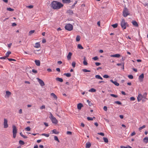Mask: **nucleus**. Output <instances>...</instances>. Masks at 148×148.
I'll list each match as a JSON object with an SVG mask.
<instances>
[{
	"instance_id": "f257e3e1",
	"label": "nucleus",
	"mask_w": 148,
	"mask_h": 148,
	"mask_svg": "<svg viewBox=\"0 0 148 148\" xmlns=\"http://www.w3.org/2000/svg\"><path fill=\"white\" fill-rule=\"evenodd\" d=\"M63 6V5L59 2L53 1L51 4V7L53 9L58 10Z\"/></svg>"
},
{
	"instance_id": "f03ea898",
	"label": "nucleus",
	"mask_w": 148,
	"mask_h": 148,
	"mask_svg": "<svg viewBox=\"0 0 148 148\" xmlns=\"http://www.w3.org/2000/svg\"><path fill=\"white\" fill-rule=\"evenodd\" d=\"M121 25L122 29H124L126 28V27L128 26V25L127 23L125 22V19L123 18L121 21Z\"/></svg>"
},
{
	"instance_id": "7ed1b4c3",
	"label": "nucleus",
	"mask_w": 148,
	"mask_h": 148,
	"mask_svg": "<svg viewBox=\"0 0 148 148\" xmlns=\"http://www.w3.org/2000/svg\"><path fill=\"white\" fill-rule=\"evenodd\" d=\"M50 116L49 117L53 123L57 124L58 123V121L56 119V118L54 117L51 112H50Z\"/></svg>"
},
{
	"instance_id": "20e7f679",
	"label": "nucleus",
	"mask_w": 148,
	"mask_h": 148,
	"mask_svg": "<svg viewBox=\"0 0 148 148\" xmlns=\"http://www.w3.org/2000/svg\"><path fill=\"white\" fill-rule=\"evenodd\" d=\"M123 15L124 17H126L128 15H129L130 14V13L129 12L128 9L126 7H125L124 8L123 11Z\"/></svg>"
},
{
	"instance_id": "39448f33",
	"label": "nucleus",
	"mask_w": 148,
	"mask_h": 148,
	"mask_svg": "<svg viewBox=\"0 0 148 148\" xmlns=\"http://www.w3.org/2000/svg\"><path fill=\"white\" fill-rule=\"evenodd\" d=\"M73 26L70 24H67L65 26V28L68 31H71L73 29Z\"/></svg>"
},
{
	"instance_id": "423d86ee",
	"label": "nucleus",
	"mask_w": 148,
	"mask_h": 148,
	"mask_svg": "<svg viewBox=\"0 0 148 148\" xmlns=\"http://www.w3.org/2000/svg\"><path fill=\"white\" fill-rule=\"evenodd\" d=\"M12 128L13 137L14 138H15L16 136L17 130L16 126L14 125L12 126Z\"/></svg>"
},
{
	"instance_id": "0eeeda50",
	"label": "nucleus",
	"mask_w": 148,
	"mask_h": 148,
	"mask_svg": "<svg viewBox=\"0 0 148 148\" xmlns=\"http://www.w3.org/2000/svg\"><path fill=\"white\" fill-rule=\"evenodd\" d=\"M37 79L41 86H42L45 85V83L43 81L38 78H37Z\"/></svg>"
},
{
	"instance_id": "6e6552de",
	"label": "nucleus",
	"mask_w": 148,
	"mask_h": 148,
	"mask_svg": "<svg viewBox=\"0 0 148 148\" xmlns=\"http://www.w3.org/2000/svg\"><path fill=\"white\" fill-rule=\"evenodd\" d=\"M3 125L4 128H7L8 126V120L6 119H4Z\"/></svg>"
},
{
	"instance_id": "1a4fd4ad",
	"label": "nucleus",
	"mask_w": 148,
	"mask_h": 148,
	"mask_svg": "<svg viewBox=\"0 0 148 148\" xmlns=\"http://www.w3.org/2000/svg\"><path fill=\"white\" fill-rule=\"evenodd\" d=\"M144 77V75L143 73L139 77L138 79L139 80L140 82H142L143 80Z\"/></svg>"
},
{
	"instance_id": "9d476101",
	"label": "nucleus",
	"mask_w": 148,
	"mask_h": 148,
	"mask_svg": "<svg viewBox=\"0 0 148 148\" xmlns=\"http://www.w3.org/2000/svg\"><path fill=\"white\" fill-rule=\"evenodd\" d=\"M142 95L140 94H139L137 97V101L138 102L140 101L142 98Z\"/></svg>"
},
{
	"instance_id": "9b49d317",
	"label": "nucleus",
	"mask_w": 148,
	"mask_h": 148,
	"mask_svg": "<svg viewBox=\"0 0 148 148\" xmlns=\"http://www.w3.org/2000/svg\"><path fill=\"white\" fill-rule=\"evenodd\" d=\"M110 56L111 57L119 58L120 56V55L119 54H116L111 55Z\"/></svg>"
},
{
	"instance_id": "f8f14e48",
	"label": "nucleus",
	"mask_w": 148,
	"mask_h": 148,
	"mask_svg": "<svg viewBox=\"0 0 148 148\" xmlns=\"http://www.w3.org/2000/svg\"><path fill=\"white\" fill-rule=\"evenodd\" d=\"M72 55V53L71 52H69V53H68V54L67 56V59L69 60H70L71 59V56Z\"/></svg>"
},
{
	"instance_id": "ddd939ff",
	"label": "nucleus",
	"mask_w": 148,
	"mask_h": 148,
	"mask_svg": "<svg viewBox=\"0 0 148 148\" xmlns=\"http://www.w3.org/2000/svg\"><path fill=\"white\" fill-rule=\"evenodd\" d=\"M82 107H83V105L81 103H79L77 105V108L79 110H80Z\"/></svg>"
},
{
	"instance_id": "4468645a",
	"label": "nucleus",
	"mask_w": 148,
	"mask_h": 148,
	"mask_svg": "<svg viewBox=\"0 0 148 148\" xmlns=\"http://www.w3.org/2000/svg\"><path fill=\"white\" fill-rule=\"evenodd\" d=\"M110 82L117 86H118L119 85V84L116 81H114L112 79L110 80Z\"/></svg>"
},
{
	"instance_id": "2eb2a0df",
	"label": "nucleus",
	"mask_w": 148,
	"mask_h": 148,
	"mask_svg": "<svg viewBox=\"0 0 148 148\" xmlns=\"http://www.w3.org/2000/svg\"><path fill=\"white\" fill-rule=\"evenodd\" d=\"M35 62L37 66H39L40 65V62L39 60H35Z\"/></svg>"
},
{
	"instance_id": "dca6fc26",
	"label": "nucleus",
	"mask_w": 148,
	"mask_h": 148,
	"mask_svg": "<svg viewBox=\"0 0 148 148\" xmlns=\"http://www.w3.org/2000/svg\"><path fill=\"white\" fill-rule=\"evenodd\" d=\"M71 2L70 0H62V2L64 3H69Z\"/></svg>"
},
{
	"instance_id": "f3484780",
	"label": "nucleus",
	"mask_w": 148,
	"mask_h": 148,
	"mask_svg": "<svg viewBox=\"0 0 148 148\" xmlns=\"http://www.w3.org/2000/svg\"><path fill=\"white\" fill-rule=\"evenodd\" d=\"M91 146V144L89 142H87L86 144V148H90Z\"/></svg>"
},
{
	"instance_id": "a211bd4d",
	"label": "nucleus",
	"mask_w": 148,
	"mask_h": 148,
	"mask_svg": "<svg viewBox=\"0 0 148 148\" xmlns=\"http://www.w3.org/2000/svg\"><path fill=\"white\" fill-rule=\"evenodd\" d=\"M67 13L70 15H72L73 14V11L71 10H68L67 11Z\"/></svg>"
},
{
	"instance_id": "6ab92c4d",
	"label": "nucleus",
	"mask_w": 148,
	"mask_h": 148,
	"mask_svg": "<svg viewBox=\"0 0 148 148\" xmlns=\"http://www.w3.org/2000/svg\"><path fill=\"white\" fill-rule=\"evenodd\" d=\"M40 46V44L39 42H36L35 44L34 47L36 48H38Z\"/></svg>"
},
{
	"instance_id": "aec40b11",
	"label": "nucleus",
	"mask_w": 148,
	"mask_h": 148,
	"mask_svg": "<svg viewBox=\"0 0 148 148\" xmlns=\"http://www.w3.org/2000/svg\"><path fill=\"white\" fill-rule=\"evenodd\" d=\"M51 95L53 97V98L55 99H57V96L55 94H54V93H51Z\"/></svg>"
},
{
	"instance_id": "412c9836",
	"label": "nucleus",
	"mask_w": 148,
	"mask_h": 148,
	"mask_svg": "<svg viewBox=\"0 0 148 148\" xmlns=\"http://www.w3.org/2000/svg\"><path fill=\"white\" fill-rule=\"evenodd\" d=\"M132 23L133 25L136 26L138 27V25L137 22L136 21H133L132 22Z\"/></svg>"
},
{
	"instance_id": "4be33fe9",
	"label": "nucleus",
	"mask_w": 148,
	"mask_h": 148,
	"mask_svg": "<svg viewBox=\"0 0 148 148\" xmlns=\"http://www.w3.org/2000/svg\"><path fill=\"white\" fill-rule=\"evenodd\" d=\"M56 81L60 82H62L63 81V79L62 78L59 77H57L56 79Z\"/></svg>"
},
{
	"instance_id": "5701e85b",
	"label": "nucleus",
	"mask_w": 148,
	"mask_h": 148,
	"mask_svg": "<svg viewBox=\"0 0 148 148\" xmlns=\"http://www.w3.org/2000/svg\"><path fill=\"white\" fill-rule=\"evenodd\" d=\"M52 133H54L55 134H58L59 133V132L57 131L56 130V129L53 130L52 131Z\"/></svg>"
},
{
	"instance_id": "b1692460",
	"label": "nucleus",
	"mask_w": 148,
	"mask_h": 148,
	"mask_svg": "<svg viewBox=\"0 0 148 148\" xmlns=\"http://www.w3.org/2000/svg\"><path fill=\"white\" fill-rule=\"evenodd\" d=\"M117 65L118 66H119L121 65L122 67L121 68L123 69H124V64L123 63H118L117 64Z\"/></svg>"
},
{
	"instance_id": "393cba45",
	"label": "nucleus",
	"mask_w": 148,
	"mask_h": 148,
	"mask_svg": "<svg viewBox=\"0 0 148 148\" xmlns=\"http://www.w3.org/2000/svg\"><path fill=\"white\" fill-rule=\"evenodd\" d=\"M147 95V93L146 92H145L143 95H142V98H144L145 99L147 100V99L146 98V96Z\"/></svg>"
},
{
	"instance_id": "a878e982",
	"label": "nucleus",
	"mask_w": 148,
	"mask_h": 148,
	"mask_svg": "<svg viewBox=\"0 0 148 148\" xmlns=\"http://www.w3.org/2000/svg\"><path fill=\"white\" fill-rule=\"evenodd\" d=\"M86 58L85 57H84V61L83 62V64L85 65H86L88 64V63L86 61Z\"/></svg>"
},
{
	"instance_id": "bb28decb",
	"label": "nucleus",
	"mask_w": 148,
	"mask_h": 148,
	"mask_svg": "<svg viewBox=\"0 0 148 148\" xmlns=\"http://www.w3.org/2000/svg\"><path fill=\"white\" fill-rule=\"evenodd\" d=\"M95 77L96 78L98 79H103V78L101 77L99 75H95Z\"/></svg>"
},
{
	"instance_id": "cd10ccee",
	"label": "nucleus",
	"mask_w": 148,
	"mask_h": 148,
	"mask_svg": "<svg viewBox=\"0 0 148 148\" xmlns=\"http://www.w3.org/2000/svg\"><path fill=\"white\" fill-rule=\"evenodd\" d=\"M88 91L89 92H96V90L94 88H92L91 89L89 90Z\"/></svg>"
},
{
	"instance_id": "c85d7f7f",
	"label": "nucleus",
	"mask_w": 148,
	"mask_h": 148,
	"mask_svg": "<svg viewBox=\"0 0 148 148\" xmlns=\"http://www.w3.org/2000/svg\"><path fill=\"white\" fill-rule=\"evenodd\" d=\"M144 141L147 143L148 142V137H145L143 139Z\"/></svg>"
},
{
	"instance_id": "c756f323",
	"label": "nucleus",
	"mask_w": 148,
	"mask_h": 148,
	"mask_svg": "<svg viewBox=\"0 0 148 148\" xmlns=\"http://www.w3.org/2000/svg\"><path fill=\"white\" fill-rule=\"evenodd\" d=\"M11 53V52L9 51H8L5 54V56L7 58L8 57L10 54Z\"/></svg>"
},
{
	"instance_id": "7c9ffc66",
	"label": "nucleus",
	"mask_w": 148,
	"mask_h": 148,
	"mask_svg": "<svg viewBox=\"0 0 148 148\" xmlns=\"http://www.w3.org/2000/svg\"><path fill=\"white\" fill-rule=\"evenodd\" d=\"M77 47L78 48L80 49H84L83 47L80 44H79L77 45Z\"/></svg>"
},
{
	"instance_id": "2f4dec72",
	"label": "nucleus",
	"mask_w": 148,
	"mask_h": 148,
	"mask_svg": "<svg viewBox=\"0 0 148 148\" xmlns=\"http://www.w3.org/2000/svg\"><path fill=\"white\" fill-rule=\"evenodd\" d=\"M35 32L34 30H32L30 31L29 32V35L31 36L33 33Z\"/></svg>"
},
{
	"instance_id": "473e14b6",
	"label": "nucleus",
	"mask_w": 148,
	"mask_h": 148,
	"mask_svg": "<svg viewBox=\"0 0 148 148\" xmlns=\"http://www.w3.org/2000/svg\"><path fill=\"white\" fill-rule=\"evenodd\" d=\"M64 75H66V77H69L71 76V75L70 73H65L64 74Z\"/></svg>"
},
{
	"instance_id": "72a5a7b5",
	"label": "nucleus",
	"mask_w": 148,
	"mask_h": 148,
	"mask_svg": "<svg viewBox=\"0 0 148 148\" xmlns=\"http://www.w3.org/2000/svg\"><path fill=\"white\" fill-rule=\"evenodd\" d=\"M146 127V126L145 125H143L142 126L140 127H139L138 128V130L139 131H140L141 130H142V129L145 128Z\"/></svg>"
},
{
	"instance_id": "f704fd0d",
	"label": "nucleus",
	"mask_w": 148,
	"mask_h": 148,
	"mask_svg": "<svg viewBox=\"0 0 148 148\" xmlns=\"http://www.w3.org/2000/svg\"><path fill=\"white\" fill-rule=\"evenodd\" d=\"M6 95L8 96L9 97L11 95V92L9 91H6Z\"/></svg>"
},
{
	"instance_id": "c9c22d12",
	"label": "nucleus",
	"mask_w": 148,
	"mask_h": 148,
	"mask_svg": "<svg viewBox=\"0 0 148 148\" xmlns=\"http://www.w3.org/2000/svg\"><path fill=\"white\" fill-rule=\"evenodd\" d=\"M103 138L104 142L106 143L108 142V139L107 138L103 137Z\"/></svg>"
},
{
	"instance_id": "e433bc0d",
	"label": "nucleus",
	"mask_w": 148,
	"mask_h": 148,
	"mask_svg": "<svg viewBox=\"0 0 148 148\" xmlns=\"http://www.w3.org/2000/svg\"><path fill=\"white\" fill-rule=\"evenodd\" d=\"M7 10L10 11H13L14 10V9H12L10 8H7Z\"/></svg>"
},
{
	"instance_id": "4c0bfd02",
	"label": "nucleus",
	"mask_w": 148,
	"mask_h": 148,
	"mask_svg": "<svg viewBox=\"0 0 148 148\" xmlns=\"http://www.w3.org/2000/svg\"><path fill=\"white\" fill-rule=\"evenodd\" d=\"M42 136H45L46 137H49V134H42L41 135Z\"/></svg>"
},
{
	"instance_id": "58836bf2",
	"label": "nucleus",
	"mask_w": 148,
	"mask_h": 148,
	"mask_svg": "<svg viewBox=\"0 0 148 148\" xmlns=\"http://www.w3.org/2000/svg\"><path fill=\"white\" fill-rule=\"evenodd\" d=\"M54 139L55 140L57 141L58 142H60V141L59 140L58 137L56 136H54Z\"/></svg>"
},
{
	"instance_id": "ea45409f",
	"label": "nucleus",
	"mask_w": 148,
	"mask_h": 148,
	"mask_svg": "<svg viewBox=\"0 0 148 148\" xmlns=\"http://www.w3.org/2000/svg\"><path fill=\"white\" fill-rule=\"evenodd\" d=\"M76 40L77 41H79L80 40V36H77L76 37Z\"/></svg>"
},
{
	"instance_id": "a19ab883",
	"label": "nucleus",
	"mask_w": 148,
	"mask_h": 148,
	"mask_svg": "<svg viewBox=\"0 0 148 148\" xmlns=\"http://www.w3.org/2000/svg\"><path fill=\"white\" fill-rule=\"evenodd\" d=\"M19 143L21 145H23L25 143L23 141L21 140H20L19 141Z\"/></svg>"
},
{
	"instance_id": "79ce46f5",
	"label": "nucleus",
	"mask_w": 148,
	"mask_h": 148,
	"mask_svg": "<svg viewBox=\"0 0 148 148\" xmlns=\"http://www.w3.org/2000/svg\"><path fill=\"white\" fill-rule=\"evenodd\" d=\"M84 72H90V71L89 70H87L86 69H84L82 70Z\"/></svg>"
},
{
	"instance_id": "37998d69",
	"label": "nucleus",
	"mask_w": 148,
	"mask_h": 148,
	"mask_svg": "<svg viewBox=\"0 0 148 148\" xmlns=\"http://www.w3.org/2000/svg\"><path fill=\"white\" fill-rule=\"evenodd\" d=\"M77 3V1H75L73 4L71 6V8H73L75 7V5Z\"/></svg>"
},
{
	"instance_id": "c03bdc74",
	"label": "nucleus",
	"mask_w": 148,
	"mask_h": 148,
	"mask_svg": "<svg viewBox=\"0 0 148 148\" xmlns=\"http://www.w3.org/2000/svg\"><path fill=\"white\" fill-rule=\"evenodd\" d=\"M118 26V24L117 23H115V24H113L112 25V26L114 28H116Z\"/></svg>"
},
{
	"instance_id": "a18cd8bd",
	"label": "nucleus",
	"mask_w": 148,
	"mask_h": 148,
	"mask_svg": "<svg viewBox=\"0 0 148 148\" xmlns=\"http://www.w3.org/2000/svg\"><path fill=\"white\" fill-rule=\"evenodd\" d=\"M114 103L117 104L121 105L122 104L119 101H115L114 102Z\"/></svg>"
},
{
	"instance_id": "49530a36",
	"label": "nucleus",
	"mask_w": 148,
	"mask_h": 148,
	"mask_svg": "<svg viewBox=\"0 0 148 148\" xmlns=\"http://www.w3.org/2000/svg\"><path fill=\"white\" fill-rule=\"evenodd\" d=\"M87 102L88 103V105L89 106H91L92 105V103L88 100H87Z\"/></svg>"
},
{
	"instance_id": "de8ad7c7",
	"label": "nucleus",
	"mask_w": 148,
	"mask_h": 148,
	"mask_svg": "<svg viewBox=\"0 0 148 148\" xmlns=\"http://www.w3.org/2000/svg\"><path fill=\"white\" fill-rule=\"evenodd\" d=\"M31 128L29 127H28L25 128V130L27 131H29Z\"/></svg>"
},
{
	"instance_id": "09e8293b",
	"label": "nucleus",
	"mask_w": 148,
	"mask_h": 148,
	"mask_svg": "<svg viewBox=\"0 0 148 148\" xmlns=\"http://www.w3.org/2000/svg\"><path fill=\"white\" fill-rule=\"evenodd\" d=\"M76 63L75 62H73L72 64V65L73 67H75V66Z\"/></svg>"
},
{
	"instance_id": "8fccbe9b",
	"label": "nucleus",
	"mask_w": 148,
	"mask_h": 148,
	"mask_svg": "<svg viewBox=\"0 0 148 148\" xmlns=\"http://www.w3.org/2000/svg\"><path fill=\"white\" fill-rule=\"evenodd\" d=\"M110 95L111 96H112V97H115V98H117L118 97L117 95H116L113 94H111Z\"/></svg>"
},
{
	"instance_id": "3c124183",
	"label": "nucleus",
	"mask_w": 148,
	"mask_h": 148,
	"mask_svg": "<svg viewBox=\"0 0 148 148\" xmlns=\"http://www.w3.org/2000/svg\"><path fill=\"white\" fill-rule=\"evenodd\" d=\"M128 77L130 79H132L133 78V76L132 75H128Z\"/></svg>"
},
{
	"instance_id": "603ef678",
	"label": "nucleus",
	"mask_w": 148,
	"mask_h": 148,
	"mask_svg": "<svg viewBox=\"0 0 148 148\" xmlns=\"http://www.w3.org/2000/svg\"><path fill=\"white\" fill-rule=\"evenodd\" d=\"M87 119L88 121H92L93 120V118L92 117H87Z\"/></svg>"
},
{
	"instance_id": "864d4df0",
	"label": "nucleus",
	"mask_w": 148,
	"mask_h": 148,
	"mask_svg": "<svg viewBox=\"0 0 148 148\" xmlns=\"http://www.w3.org/2000/svg\"><path fill=\"white\" fill-rule=\"evenodd\" d=\"M32 72L35 73H37L38 72L36 70H35L34 69H33L32 70Z\"/></svg>"
},
{
	"instance_id": "5fc2aeb1",
	"label": "nucleus",
	"mask_w": 148,
	"mask_h": 148,
	"mask_svg": "<svg viewBox=\"0 0 148 148\" xmlns=\"http://www.w3.org/2000/svg\"><path fill=\"white\" fill-rule=\"evenodd\" d=\"M97 134H98L101 135L103 136H104V134L102 132L98 133H97Z\"/></svg>"
},
{
	"instance_id": "6e6d98bb",
	"label": "nucleus",
	"mask_w": 148,
	"mask_h": 148,
	"mask_svg": "<svg viewBox=\"0 0 148 148\" xmlns=\"http://www.w3.org/2000/svg\"><path fill=\"white\" fill-rule=\"evenodd\" d=\"M27 7L28 8L31 9V8H32L33 7V6L32 5H30L27 6Z\"/></svg>"
},
{
	"instance_id": "4d7b16f0",
	"label": "nucleus",
	"mask_w": 148,
	"mask_h": 148,
	"mask_svg": "<svg viewBox=\"0 0 148 148\" xmlns=\"http://www.w3.org/2000/svg\"><path fill=\"white\" fill-rule=\"evenodd\" d=\"M9 61H16V60L14 59H12V58H7V59Z\"/></svg>"
},
{
	"instance_id": "13d9d810",
	"label": "nucleus",
	"mask_w": 148,
	"mask_h": 148,
	"mask_svg": "<svg viewBox=\"0 0 148 148\" xmlns=\"http://www.w3.org/2000/svg\"><path fill=\"white\" fill-rule=\"evenodd\" d=\"M98 58L97 56H95L92 58V59L95 60H98Z\"/></svg>"
},
{
	"instance_id": "bf43d9fd",
	"label": "nucleus",
	"mask_w": 148,
	"mask_h": 148,
	"mask_svg": "<svg viewBox=\"0 0 148 148\" xmlns=\"http://www.w3.org/2000/svg\"><path fill=\"white\" fill-rule=\"evenodd\" d=\"M103 77L104 78H107L109 77L108 75H105L103 76Z\"/></svg>"
},
{
	"instance_id": "052dcab7",
	"label": "nucleus",
	"mask_w": 148,
	"mask_h": 148,
	"mask_svg": "<svg viewBox=\"0 0 148 148\" xmlns=\"http://www.w3.org/2000/svg\"><path fill=\"white\" fill-rule=\"evenodd\" d=\"M135 100V98L134 97H132L130 98V100L132 101H134Z\"/></svg>"
},
{
	"instance_id": "680f3d73",
	"label": "nucleus",
	"mask_w": 148,
	"mask_h": 148,
	"mask_svg": "<svg viewBox=\"0 0 148 148\" xmlns=\"http://www.w3.org/2000/svg\"><path fill=\"white\" fill-rule=\"evenodd\" d=\"M103 109L104 111H106L107 110V107L106 106H104L103 108Z\"/></svg>"
},
{
	"instance_id": "e2e57ef3",
	"label": "nucleus",
	"mask_w": 148,
	"mask_h": 148,
	"mask_svg": "<svg viewBox=\"0 0 148 148\" xmlns=\"http://www.w3.org/2000/svg\"><path fill=\"white\" fill-rule=\"evenodd\" d=\"M95 64L96 66H99L101 64V63L99 62H96L95 63Z\"/></svg>"
},
{
	"instance_id": "0e129e2a",
	"label": "nucleus",
	"mask_w": 148,
	"mask_h": 148,
	"mask_svg": "<svg viewBox=\"0 0 148 148\" xmlns=\"http://www.w3.org/2000/svg\"><path fill=\"white\" fill-rule=\"evenodd\" d=\"M45 106L42 105L40 107V109H45Z\"/></svg>"
},
{
	"instance_id": "69168bd1",
	"label": "nucleus",
	"mask_w": 148,
	"mask_h": 148,
	"mask_svg": "<svg viewBox=\"0 0 148 148\" xmlns=\"http://www.w3.org/2000/svg\"><path fill=\"white\" fill-rule=\"evenodd\" d=\"M66 134H67L71 135L72 134V132L70 131H67L66 132Z\"/></svg>"
},
{
	"instance_id": "338daca9",
	"label": "nucleus",
	"mask_w": 148,
	"mask_h": 148,
	"mask_svg": "<svg viewBox=\"0 0 148 148\" xmlns=\"http://www.w3.org/2000/svg\"><path fill=\"white\" fill-rule=\"evenodd\" d=\"M6 58H7V57H6V56H4V57H0V59H6Z\"/></svg>"
},
{
	"instance_id": "774afa93",
	"label": "nucleus",
	"mask_w": 148,
	"mask_h": 148,
	"mask_svg": "<svg viewBox=\"0 0 148 148\" xmlns=\"http://www.w3.org/2000/svg\"><path fill=\"white\" fill-rule=\"evenodd\" d=\"M19 113L20 114H21L22 113V110L21 109H20L19 110Z\"/></svg>"
}]
</instances>
